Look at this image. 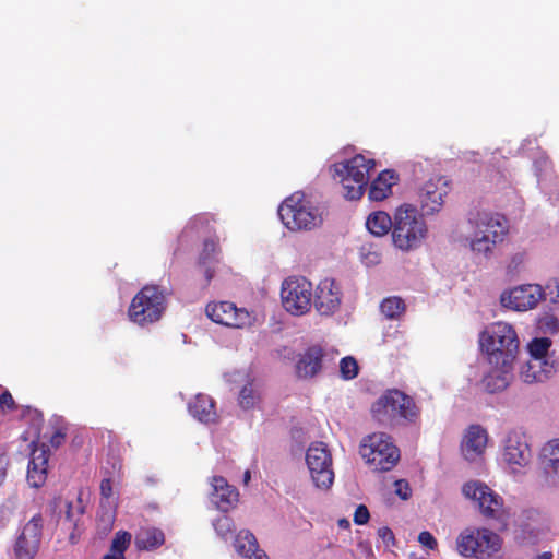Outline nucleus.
Segmentation results:
<instances>
[{
	"label": "nucleus",
	"mask_w": 559,
	"mask_h": 559,
	"mask_svg": "<svg viewBox=\"0 0 559 559\" xmlns=\"http://www.w3.org/2000/svg\"><path fill=\"white\" fill-rule=\"evenodd\" d=\"M479 344L490 366L513 368L520 341L511 324L501 321L492 323L481 332Z\"/></svg>",
	"instance_id": "nucleus-1"
},
{
	"label": "nucleus",
	"mask_w": 559,
	"mask_h": 559,
	"mask_svg": "<svg viewBox=\"0 0 559 559\" xmlns=\"http://www.w3.org/2000/svg\"><path fill=\"white\" fill-rule=\"evenodd\" d=\"M372 417L381 425L416 424L420 407L415 400L397 389L386 390L371 406Z\"/></svg>",
	"instance_id": "nucleus-2"
},
{
	"label": "nucleus",
	"mask_w": 559,
	"mask_h": 559,
	"mask_svg": "<svg viewBox=\"0 0 559 559\" xmlns=\"http://www.w3.org/2000/svg\"><path fill=\"white\" fill-rule=\"evenodd\" d=\"M474 227L471 249L477 254L488 257L498 243H501L509 233L508 219L498 213L478 212L469 219Z\"/></svg>",
	"instance_id": "nucleus-3"
},
{
	"label": "nucleus",
	"mask_w": 559,
	"mask_h": 559,
	"mask_svg": "<svg viewBox=\"0 0 559 559\" xmlns=\"http://www.w3.org/2000/svg\"><path fill=\"white\" fill-rule=\"evenodd\" d=\"M427 233V225L415 206L403 204L396 209L392 241L397 249L407 252L419 248Z\"/></svg>",
	"instance_id": "nucleus-4"
},
{
	"label": "nucleus",
	"mask_w": 559,
	"mask_h": 559,
	"mask_svg": "<svg viewBox=\"0 0 559 559\" xmlns=\"http://www.w3.org/2000/svg\"><path fill=\"white\" fill-rule=\"evenodd\" d=\"M376 166V160L367 158L362 154L332 165L331 170L334 179H338L344 198L347 200H359L368 185L369 173Z\"/></svg>",
	"instance_id": "nucleus-5"
},
{
	"label": "nucleus",
	"mask_w": 559,
	"mask_h": 559,
	"mask_svg": "<svg viewBox=\"0 0 559 559\" xmlns=\"http://www.w3.org/2000/svg\"><path fill=\"white\" fill-rule=\"evenodd\" d=\"M502 545V537L487 527H467L456 537V550L464 558L496 559Z\"/></svg>",
	"instance_id": "nucleus-6"
},
{
	"label": "nucleus",
	"mask_w": 559,
	"mask_h": 559,
	"mask_svg": "<svg viewBox=\"0 0 559 559\" xmlns=\"http://www.w3.org/2000/svg\"><path fill=\"white\" fill-rule=\"evenodd\" d=\"M166 307V289L148 284L143 286L132 298L128 316L133 323L144 326L159 321Z\"/></svg>",
	"instance_id": "nucleus-7"
},
{
	"label": "nucleus",
	"mask_w": 559,
	"mask_h": 559,
	"mask_svg": "<svg viewBox=\"0 0 559 559\" xmlns=\"http://www.w3.org/2000/svg\"><path fill=\"white\" fill-rule=\"evenodd\" d=\"M278 216L290 230H310L322 222L318 210L300 191L294 192L282 202Z\"/></svg>",
	"instance_id": "nucleus-8"
},
{
	"label": "nucleus",
	"mask_w": 559,
	"mask_h": 559,
	"mask_svg": "<svg viewBox=\"0 0 559 559\" xmlns=\"http://www.w3.org/2000/svg\"><path fill=\"white\" fill-rule=\"evenodd\" d=\"M359 453L366 464L376 472H389L400 461V450L392 438L384 432L366 436L359 445Z\"/></svg>",
	"instance_id": "nucleus-9"
},
{
	"label": "nucleus",
	"mask_w": 559,
	"mask_h": 559,
	"mask_svg": "<svg viewBox=\"0 0 559 559\" xmlns=\"http://www.w3.org/2000/svg\"><path fill=\"white\" fill-rule=\"evenodd\" d=\"M466 498L477 501L480 513L488 520L500 524V530L508 526L509 513L503 507V499L492 489L479 481H471L463 486Z\"/></svg>",
	"instance_id": "nucleus-10"
},
{
	"label": "nucleus",
	"mask_w": 559,
	"mask_h": 559,
	"mask_svg": "<svg viewBox=\"0 0 559 559\" xmlns=\"http://www.w3.org/2000/svg\"><path fill=\"white\" fill-rule=\"evenodd\" d=\"M281 297L287 312L293 316L306 314L311 308L312 284L302 276L288 277L282 284Z\"/></svg>",
	"instance_id": "nucleus-11"
},
{
	"label": "nucleus",
	"mask_w": 559,
	"mask_h": 559,
	"mask_svg": "<svg viewBox=\"0 0 559 559\" xmlns=\"http://www.w3.org/2000/svg\"><path fill=\"white\" fill-rule=\"evenodd\" d=\"M306 463L317 488L329 489L334 481L331 451L324 442H312L306 452Z\"/></svg>",
	"instance_id": "nucleus-12"
},
{
	"label": "nucleus",
	"mask_w": 559,
	"mask_h": 559,
	"mask_svg": "<svg viewBox=\"0 0 559 559\" xmlns=\"http://www.w3.org/2000/svg\"><path fill=\"white\" fill-rule=\"evenodd\" d=\"M43 522L41 514L37 513L24 525L14 545L16 559H34L37 555L41 542Z\"/></svg>",
	"instance_id": "nucleus-13"
},
{
	"label": "nucleus",
	"mask_w": 559,
	"mask_h": 559,
	"mask_svg": "<svg viewBox=\"0 0 559 559\" xmlns=\"http://www.w3.org/2000/svg\"><path fill=\"white\" fill-rule=\"evenodd\" d=\"M205 311L213 322L228 328L241 329L250 322L249 312L230 301L210 302Z\"/></svg>",
	"instance_id": "nucleus-14"
},
{
	"label": "nucleus",
	"mask_w": 559,
	"mask_h": 559,
	"mask_svg": "<svg viewBox=\"0 0 559 559\" xmlns=\"http://www.w3.org/2000/svg\"><path fill=\"white\" fill-rule=\"evenodd\" d=\"M449 185L444 177H435L427 180L418 192V201L424 214L432 215L439 212L449 193Z\"/></svg>",
	"instance_id": "nucleus-15"
},
{
	"label": "nucleus",
	"mask_w": 559,
	"mask_h": 559,
	"mask_svg": "<svg viewBox=\"0 0 559 559\" xmlns=\"http://www.w3.org/2000/svg\"><path fill=\"white\" fill-rule=\"evenodd\" d=\"M544 292L539 285H522L501 295V304L515 311L533 309L542 300Z\"/></svg>",
	"instance_id": "nucleus-16"
},
{
	"label": "nucleus",
	"mask_w": 559,
	"mask_h": 559,
	"mask_svg": "<svg viewBox=\"0 0 559 559\" xmlns=\"http://www.w3.org/2000/svg\"><path fill=\"white\" fill-rule=\"evenodd\" d=\"M342 301V292L333 278H324L317 286L314 307L322 316H331L338 310Z\"/></svg>",
	"instance_id": "nucleus-17"
},
{
	"label": "nucleus",
	"mask_w": 559,
	"mask_h": 559,
	"mask_svg": "<svg viewBox=\"0 0 559 559\" xmlns=\"http://www.w3.org/2000/svg\"><path fill=\"white\" fill-rule=\"evenodd\" d=\"M531 457L532 451L524 438L518 432L509 433L504 441L503 460L512 471L528 465Z\"/></svg>",
	"instance_id": "nucleus-18"
},
{
	"label": "nucleus",
	"mask_w": 559,
	"mask_h": 559,
	"mask_svg": "<svg viewBox=\"0 0 559 559\" xmlns=\"http://www.w3.org/2000/svg\"><path fill=\"white\" fill-rule=\"evenodd\" d=\"M32 452L27 467V481L32 487L39 488L47 479L49 450L45 443L40 445L33 441Z\"/></svg>",
	"instance_id": "nucleus-19"
},
{
	"label": "nucleus",
	"mask_w": 559,
	"mask_h": 559,
	"mask_svg": "<svg viewBox=\"0 0 559 559\" xmlns=\"http://www.w3.org/2000/svg\"><path fill=\"white\" fill-rule=\"evenodd\" d=\"M487 442V430L480 425H471L461 442L462 454L467 461L474 462L484 454Z\"/></svg>",
	"instance_id": "nucleus-20"
},
{
	"label": "nucleus",
	"mask_w": 559,
	"mask_h": 559,
	"mask_svg": "<svg viewBox=\"0 0 559 559\" xmlns=\"http://www.w3.org/2000/svg\"><path fill=\"white\" fill-rule=\"evenodd\" d=\"M549 531V520L538 511L531 510L526 512L525 521L519 527V538L523 543L535 545Z\"/></svg>",
	"instance_id": "nucleus-21"
},
{
	"label": "nucleus",
	"mask_w": 559,
	"mask_h": 559,
	"mask_svg": "<svg viewBox=\"0 0 559 559\" xmlns=\"http://www.w3.org/2000/svg\"><path fill=\"white\" fill-rule=\"evenodd\" d=\"M211 501L218 510L226 513L238 502L239 492L236 487L229 485L222 476H213L211 479Z\"/></svg>",
	"instance_id": "nucleus-22"
},
{
	"label": "nucleus",
	"mask_w": 559,
	"mask_h": 559,
	"mask_svg": "<svg viewBox=\"0 0 559 559\" xmlns=\"http://www.w3.org/2000/svg\"><path fill=\"white\" fill-rule=\"evenodd\" d=\"M323 350L319 346L309 347L296 364V373L299 378H312L322 368Z\"/></svg>",
	"instance_id": "nucleus-23"
},
{
	"label": "nucleus",
	"mask_w": 559,
	"mask_h": 559,
	"mask_svg": "<svg viewBox=\"0 0 559 559\" xmlns=\"http://www.w3.org/2000/svg\"><path fill=\"white\" fill-rule=\"evenodd\" d=\"M399 181V176L392 169L382 170L370 183L368 195L371 201H383L392 194V187Z\"/></svg>",
	"instance_id": "nucleus-24"
},
{
	"label": "nucleus",
	"mask_w": 559,
	"mask_h": 559,
	"mask_svg": "<svg viewBox=\"0 0 559 559\" xmlns=\"http://www.w3.org/2000/svg\"><path fill=\"white\" fill-rule=\"evenodd\" d=\"M191 416L201 423H214L216 419L215 403L206 394L199 393L188 405Z\"/></svg>",
	"instance_id": "nucleus-25"
},
{
	"label": "nucleus",
	"mask_w": 559,
	"mask_h": 559,
	"mask_svg": "<svg viewBox=\"0 0 559 559\" xmlns=\"http://www.w3.org/2000/svg\"><path fill=\"white\" fill-rule=\"evenodd\" d=\"M236 551L248 559H269L264 550L259 548L255 536L249 531H240L234 542Z\"/></svg>",
	"instance_id": "nucleus-26"
},
{
	"label": "nucleus",
	"mask_w": 559,
	"mask_h": 559,
	"mask_svg": "<svg viewBox=\"0 0 559 559\" xmlns=\"http://www.w3.org/2000/svg\"><path fill=\"white\" fill-rule=\"evenodd\" d=\"M165 543V535L156 527H142L135 535L134 544L139 550L152 551Z\"/></svg>",
	"instance_id": "nucleus-27"
},
{
	"label": "nucleus",
	"mask_w": 559,
	"mask_h": 559,
	"mask_svg": "<svg viewBox=\"0 0 559 559\" xmlns=\"http://www.w3.org/2000/svg\"><path fill=\"white\" fill-rule=\"evenodd\" d=\"M492 369L483 378V384L487 392L496 393L504 390L509 385V380L513 368L503 366H491Z\"/></svg>",
	"instance_id": "nucleus-28"
},
{
	"label": "nucleus",
	"mask_w": 559,
	"mask_h": 559,
	"mask_svg": "<svg viewBox=\"0 0 559 559\" xmlns=\"http://www.w3.org/2000/svg\"><path fill=\"white\" fill-rule=\"evenodd\" d=\"M394 218L383 211L371 213L367 221V229L374 236L381 237L386 235L391 229L393 230Z\"/></svg>",
	"instance_id": "nucleus-29"
},
{
	"label": "nucleus",
	"mask_w": 559,
	"mask_h": 559,
	"mask_svg": "<svg viewBox=\"0 0 559 559\" xmlns=\"http://www.w3.org/2000/svg\"><path fill=\"white\" fill-rule=\"evenodd\" d=\"M261 386L252 379L241 388L238 395V404L242 409H251L261 402Z\"/></svg>",
	"instance_id": "nucleus-30"
},
{
	"label": "nucleus",
	"mask_w": 559,
	"mask_h": 559,
	"mask_svg": "<svg viewBox=\"0 0 559 559\" xmlns=\"http://www.w3.org/2000/svg\"><path fill=\"white\" fill-rule=\"evenodd\" d=\"M540 460L547 473L559 475V439L550 440L542 448Z\"/></svg>",
	"instance_id": "nucleus-31"
},
{
	"label": "nucleus",
	"mask_w": 559,
	"mask_h": 559,
	"mask_svg": "<svg viewBox=\"0 0 559 559\" xmlns=\"http://www.w3.org/2000/svg\"><path fill=\"white\" fill-rule=\"evenodd\" d=\"M380 310L388 319H399L405 311V302L396 296L388 297L382 300Z\"/></svg>",
	"instance_id": "nucleus-32"
},
{
	"label": "nucleus",
	"mask_w": 559,
	"mask_h": 559,
	"mask_svg": "<svg viewBox=\"0 0 559 559\" xmlns=\"http://www.w3.org/2000/svg\"><path fill=\"white\" fill-rule=\"evenodd\" d=\"M213 526L216 533L224 539L231 537L236 531L233 519L225 513L214 521Z\"/></svg>",
	"instance_id": "nucleus-33"
},
{
	"label": "nucleus",
	"mask_w": 559,
	"mask_h": 559,
	"mask_svg": "<svg viewBox=\"0 0 559 559\" xmlns=\"http://www.w3.org/2000/svg\"><path fill=\"white\" fill-rule=\"evenodd\" d=\"M131 534L127 531H118L111 542L110 554L124 556V551L128 549L131 543Z\"/></svg>",
	"instance_id": "nucleus-34"
},
{
	"label": "nucleus",
	"mask_w": 559,
	"mask_h": 559,
	"mask_svg": "<svg viewBox=\"0 0 559 559\" xmlns=\"http://www.w3.org/2000/svg\"><path fill=\"white\" fill-rule=\"evenodd\" d=\"M359 367L357 360L352 356H346L340 361V372L344 380H352L358 376Z\"/></svg>",
	"instance_id": "nucleus-35"
},
{
	"label": "nucleus",
	"mask_w": 559,
	"mask_h": 559,
	"mask_svg": "<svg viewBox=\"0 0 559 559\" xmlns=\"http://www.w3.org/2000/svg\"><path fill=\"white\" fill-rule=\"evenodd\" d=\"M550 346H551V341L548 337H539V338H534L530 343L528 349H530L532 357L535 358L536 360H539L547 355Z\"/></svg>",
	"instance_id": "nucleus-36"
},
{
	"label": "nucleus",
	"mask_w": 559,
	"mask_h": 559,
	"mask_svg": "<svg viewBox=\"0 0 559 559\" xmlns=\"http://www.w3.org/2000/svg\"><path fill=\"white\" fill-rule=\"evenodd\" d=\"M219 247L217 242L212 239L205 240L203 243L202 252L200 253L199 260L202 263H209L212 261L219 262L218 260Z\"/></svg>",
	"instance_id": "nucleus-37"
},
{
	"label": "nucleus",
	"mask_w": 559,
	"mask_h": 559,
	"mask_svg": "<svg viewBox=\"0 0 559 559\" xmlns=\"http://www.w3.org/2000/svg\"><path fill=\"white\" fill-rule=\"evenodd\" d=\"M219 262H215V261H212V262H209V263H202V261H198V267H199L200 272L204 276V284H203L204 286H209L210 285L212 278L215 275L216 265Z\"/></svg>",
	"instance_id": "nucleus-38"
},
{
	"label": "nucleus",
	"mask_w": 559,
	"mask_h": 559,
	"mask_svg": "<svg viewBox=\"0 0 559 559\" xmlns=\"http://www.w3.org/2000/svg\"><path fill=\"white\" fill-rule=\"evenodd\" d=\"M370 519V513L365 504H359L354 513V523L357 525L367 524Z\"/></svg>",
	"instance_id": "nucleus-39"
},
{
	"label": "nucleus",
	"mask_w": 559,
	"mask_h": 559,
	"mask_svg": "<svg viewBox=\"0 0 559 559\" xmlns=\"http://www.w3.org/2000/svg\"><path fill=\"white\" fill-rule=\"evenodd\" d=\"M418 542L421 544V546H424V547H426V548H428L430 550H435L438 547L437 539L428 531H423V532L419 533Z\"/></svg>",
	"instance_id": "nucleus-40"
},
{
	"label": "nucleus",
	"mask_w": 559,
	"mask_h": 559,
	"mask_svg": "<svg viewBox=\"0 0 559 559\" xmlns=\"http://www.w3.org/2000/svg\"><path fill=\"white\" fill-rule=\"evenodd\" d=\"M67 438V429L64 427H58L49 439V443L52 448H59L64 443Z\"/></svg>",
	"instance_id": "nucleus-41"
},
{
	"label": "nucleus",
	"mask_w": 559,
	"mask_h": 559,
	"mask_svg": "<svg viewBox=\"0 0 559 559\" xmlns=\"http://www.w3.org/2000/svg\"><path fill=\"white\" fill-rule=\"evenodd\" d=\"M378 536L382 539L386 547L395 545V537L392 530L388 526H382L377 532Z\"/></svg>",
	"instance_id": "nucleus-42"
},
{
	"label": "nucleus",
	"mask_w": 559,
	"mask_h": 559,
	"mask_svg": "<svg viewBox=\"0 0 559 559\" xmlns=\"http://www.w3.org/2000/svg\"><path fill=\"white\" fill-rule=\"evenodd\" d=\"M395 492L396 495L403 499V500H406L409 498L411 496V488H409V485L406 480L404 479H399L395 481Z\"/></svg>",
	"instance_id": "nucleus-43"
},
{
	"label": "nucleus",
	"mask_w": 559,
	"mask_h": 559,
	"mask_svg": "<svg viewBox=\"0 0 559 559\" xmlns=\"http://www.w3.org/2000/svg\"><path fill=\"white\" fill-rule=\"evenodd\" d=\"M0 408L10 411L16 408L14 399L10 392L5 391L0 394Z\"/></svg>",
	"instance_id": "nucleus-44"
},
{
	"label": "nucleus",
	"mask_w": 559,
	"mask_h": 559,
	"mask_svg": "<svg viewBox=\"0 0 559 559\" xmlns=\"http://www.w3.org/2000/svg\"><path fill=\"white\" fill-rule=\"evenodd\" d=\"M525 261V253L518 252L511 257L510 263L508 265L509 271H516Z\"/></svg>",
	"instance_id": "nucleus-45"
},
{
	"label": "nucleus",
	"mask_w": 559,
	"mask_h": 559,
	"mask_svg": "<svg viewBox=\"0 0 559 559\" xmlns=\"http://www.w3.org/2000/svg\"><path fill=\"white\" fill-rule=\"evenodd\" d=\"M100 495L104 497V498H109L111 497L112 495V485H111V480L109 478H105L102 480L100 483Z\"/></svg>",
	"instance_id": "nucleus-46"
},
{
	"label": "nucleus",
	"mask_w": 559,
	"mask_h": 559,
	"mask_svg": "<svg viewBox=\"0 0 559 559\" xmlns=\"http://www.w3.org/2000/svg\"><path fill=\"white\" fill-rule=\"evenodd\" d=\"M552 552L545 551L536 557V559H552Z\"/></svg>",
	"instance_id": "nucleus-47"
},
{
	"label": "nucleus",
	"mask_w": 559,
	"mask_h": 559,
	"mask_svg": "<svg viewBox=\"0 0 559 559\" xmlns=\"http://www.w3.org/2000/svg\"><path fill=\"white\" fill-rule=\"evenodd\" d=\"M104 559H126L124 556L116 555V554H107L104 556Z\"/></svg>",
	"instance_id": "nucleus-48"
},
{
	"label": "nucleus",
	"mask_w": 559,
	"mask_h": 559,
	"mask_svg": "<svg viewBox=\"0 0 559 559\" xmlns=\"http://www.w3.org/2000/svg\"><path fill=\"white\" fill-rule=\"evenodd\" d=\"M250 479H251V473H250V471H246V472H245V474H243V483H245L246 485H248V483L250 481Z\"/></svg>",
	"instance_id": "nucleus-49"
},
{
	"label": "nucleus",
	"mask_w": 559,
	"mask_h": 559,
	"mask_svg": "<svg viewBox=\"0 0 559 559\" xmlns=\"http://www.w3.org/2000/svg\"><path fill=\"white\" fill-rule=\"evenodd\" d=\"M5 476H7L5 471L2 467H0V486L3 484Z\"/></svg>",
	"instance_id": "nucleus-50"
},
{
	"label": "nucleus",
	"mask_w": 559,
	"mask_h": 559,
	"mask_svg": "<svg viewBox=\"0 0 559 559\" xmlns=\"http://www.w3.org/2000/svg\"><path fill=\"white\" fill-rule=\"evenodd\" d=\"M345 522H346L345 520L344 521H340V524L345 525Z\"/></svg>",
	"instance_id": "nucleus-51"
},
{
	"label": "nucleus",
	"mask_w": 559,
	"mask_h": 559,
	"mask_svg": "<svg viewBox=\"0 0 559 559\" xmlns=\"http://www.w3.org/2000/svg\"><path fill=\"white\" fill-rule=\"evenodd\" d=\"M345 522H346L345 520L344 521H340V524L345 525Z\"/></svg>",
	"instance_id": "nucleus-52"
}]
</instances>
